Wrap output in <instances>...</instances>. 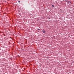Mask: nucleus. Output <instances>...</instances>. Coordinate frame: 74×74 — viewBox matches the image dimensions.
I'll return each instance as SVG.
<instances>
[{"label": "nucleus", "instance_id": "f03ea898", "mask_svg": "<svg viewBox=\"0 0 74 74\" xmlns=\"http://www.w3.org/2000/svg\"><path fill=\"white\" fill-rule=\"evenodd\" d=\"M52 7H54V5H52Z\"/></svg>", "mask_w": 74, "mask_h": 74}, {"label": "nucleus", "instance_id": "39448f33", "mask_svg": "<svg viewBox=\"0 0 74 74\" xmlns=\"http://www.w3.org/2000/svg\"><path fill=\"white\" fill-rule=\"evenodd\" d=\"M70 3H71V1H70Z\"/></svg>", "mask_w": 74, "mask_h": 74}, {"label": "nucleus", "instance_id": "f257e3e1", "mask_svg": "<svg viewBox=\"0 0 74 74\" xmlns=\"http://www.w3.org/2000/svg\"><path fill=\"white\" fill-rule=\"evenodd\" d=\"M42 32H43V33H45V31L44 29L43 30Z\"/></svg>", "mask_w": 74, "mask_h": 74}, {"label": "nucleus", "instance_id": "7ed1b4c3", "mask_svg": "<svg viewBox=\"0 0 74 74\" xmlns=\"http://www.w3.org/2000/svg\"><path fill=\"white\" fill-rule=\"evenodd\" d=\"M18 3H20V1H18Z\"/></svg>", "mask_w": 74, "mask_h": 74}, {"label": "nucleus", "instance_id": "20e7f679", "mask_svg": "<svg viewBox=\"0 0 74 74\" xmlns=\"http://www.w3.org/2000/svg\"><path fill=\"white\" fill-rule=\"evenodd\" d=\"M38 30H40V29H38Z\"/></svg>", "mask_w": 74, "mask_h": 74}]
</instances>
